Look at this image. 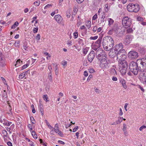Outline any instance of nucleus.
<instances>
[{"instance_id":"49530a36","label":"nucleus","mask_w":146,"mask_h":146,"mask_svg":"<svg viewBox=\"0 0 146 146\" xmlns=\"http://www.w3.org/2000/svg\"><path fill=\"white\" fill-rule=\"evenodd\" d=\"M28 66H29V64H26L24 65L22 67V70H24V69H25Z\"/></svg>"},{"instance_id":"774afa93","label":"nucleus","mask_w":146,"mask_h":146,"mask_svg":"<svg viewBox=\"0 0 146 146\" xmlns=\"http://www.w3.org/2000/svg\"><path fill=\"white\" fill-rule=\"evenodd\" d=\"M97 29V27L96 26L94 27L93 29V31L94 32H96Z\"/></svg>"},{"instance_id":"a18cd8bd","label":"nucleus","mask_w":146,"mask_h":146,"mask_svg":"<svg viewBox=\"0 0 146 146\" xmlns=\"http://www.w3.org/2000/svg\"><path fill=\"white\" fill-rule=\"evenodd\" d=\"M88 51V50L87 48H85L83 49V53L85 55L87 53Z\"/></svg>"},{"instance_id":"c9c22d12","label":"nucleus","mask_w":146,"mask_h":146,"mask_svg":"<svg viewBox=\"0 0 146 146\" xmlns=\"http://www.w3.org/2000/svg\"><path fill=\"white\" fill-rule=\"evenodd\" d=\"M120 82L122 84L126 83L125 80L124 79L121 78L119 80Z\"/></svg>"},{"instance_id":"052dcab7","label":"nucleus","mask_w":146,"mask_h":146,"mask_svg":"<svg viewBox=\"0 0 146 146\" xmlns=\"http://www.w3.org/2000/svg\"><path fill=\"white\" fill-rule=\"evenodd\" d=\"M138 88H139L143 92H144V90L143 89V87H142L140 85H138Z\"/></svg>"},{"instance_id":"4c0bfd02","label":"nucleus","mask_w":146,"mask_h":146,"mask_svg":"<svg viewBox=\"0 0 146 146\" xmlns=\"http://www.w3.org/2000/svg\"><path fill=\"white\" fill-rule=\"evenodd\" d=\"M111 73L115 75L117 74V72L115 69L113 68H111Z\"/></svg>"},{"instance_id":"a878e982","label":"nucleus","mask_w":146,"mask_h":146,"mask_svg":"<svg viewBox=\"0 0 146 146\" xmlns=\"http://www.w3.org/2000/svg\"><path fill=\"white\" fill-rule=\"evenodd\" d=\"M27 44V42H25L23 43V48L25 50H28V47Z\"/></svg>"},{"instance_id":"dca6fc26","label":"nucleus","mask_w":146,"mask_h":146,"mask_svg":"<svg viewBox=\"0 0 146 146\" xmlns=\"http://www.w3.org/2000/svg\"><path fill=\"white\" fill-rule=\"evenodd\" d=\"M54 18L58 23H60L62 20V17L59 15H55Z\"/></svg>"},{"instance_id":"09e8293b","label":"nucleus","mask_w":146,"mask_h":146,"mask_svg":"<svg viewBox=\"0 0 146 146\" xmlns=\"http://www.w3.org/2000/svg\"><path fill=\"white\" fill-rule=\"evenodd\" d=\"M34 5L36 6H38L40 4V1H36L34 2Z\"/></svg>"},{"instance_id":"13d9d810","label":"nucleus","mask_w":146,"mask_h":146,"mask_svg":"<svg viewBox=\"0 0 146 146\" xmlns=\"http://www.w3.org/2000/svg\"><path fill=\"white\" fill-rule=\"evenodd\" d=\"M67 64V61H63L61 62V64L63 66L66 65Z\"/></svg>"},{"instance_id":"39448f33","label":"nucleus","mask_w":146,"mask_h":146,"mask_svg":"<svg viewBox=\"0 0 146 146\" xmlns=\"http://www.w3.org/2000/svg\"><path fill=\"white\" fill-rule=\"evenodd\" d=\"M96 54L97 58L99 60L106 57L105 52L101 48H98V50H97Z\"/></svg>"},{"instance_id":"37998d69","label":"nucleus","mask_w":146,"mask_h":146,"mask_svg":"<svg viewBox=\"0 0 146 146\" xmlns=\"http://www.w3.org/2000/svg\"><path fill=\"white\" fill-rule=\"evenodd\" d=\"M73 35L74 38H76L78 36V32H75L73 33Z\"/></svg>"},{"instance_id":"6e6552de","label":"nucleus","mask_w":146,"mask_h":146,"mask_svg":"<svg viewBox=\"0 0 146 146\" xmlns=\"http://www.w3.org/2000/svg\"><path fill=\"white\" fill-rule=\"evenodd\" d=\"M106 57L101 59L100 66L103 69L108 68L109 67V61L106 60Z\"/></svg>"},{"instance_id":"4be33fe9","label":"nucleus","mask_w":146,"mask_h":146,"mask_svg":"<svg viewBox=\"0 0 146 146\" xmlns=\"http://www.w3.org/2000/svg\"><path fill=\"white\" fill-rule=\"evenodd\" d=\"M102 40V37H100L98 39L96 42L95 44L100 47Z\"/></svg>"},{"instance_id":"79ce46f5","label":"nucleus","mask_w":146,"mask_h":146,"mask_svg":"<svg viewBox=\"0 0 146 146\" xmlns=\"http://www.w3.org/2000/svg\"><path fill=\"white\" fill-rule=\"evenodd\" d=\"M43 98L44 100L46 101V102H48V101L47 100L48 99V97L47 96V95H44L43 96Z\"/></svg>"},{"instance_id":"ea45409f","label":"nucleus","mask_w":146,"mask_h":146,"mask_svg":"<svg viewBox=\"0 0 146 146\" xmlns=\"http://www.w3.org/2000/svg\"><path fill=\"white\" fill-rule=\"evenodd\" d=\"M78 43L79 44H81L82 45H84L83 40L81 39H79Z\"/></svg>"},{"instance_id":"58836bf2","label":"nucleus","mask_w":146,"mask_h":146,"mask_svg":"<svg viewBox=\"0 0 146 146\" xmlns=\"http://www.w3.org/2000/svg\"><path fill=\"white\" fill-rule=\"evenodd\" d=\"M127 32L129 33H132L133 31V30L131 28H129L127 30Z\"/></svg>"},{"instance_id":"7c9ffc66","label":"nucleus","mask_w":146,"mask_h":146,"mask_svg":"<svg viewBox=\"0 0 146 146\" xmlns=\"http://www.w3.org/2000/svg\"><path fill=\"white\" fill-rule=\"evenodd\" d=\"M9 105V108L8 110L9 111V112H7V113H8L10 115L11 114L12 112L11 111V110H12L11 107L10 106V105H9V103H8Z\"/></svg>"},{"instance_id":"9d476101","label":"nucleus","mask_w":146,"mask_h":146,"mask_svg":"<svg viewBox=\"0 0 146 146\" xmlns=\"http://www.w3.org/2000/svg\"><path fill=\"white\" fill-rule=\"evenodd\" d=\"M124 54V53L123 52L117 53V58L118 61V62L125 60L126 56Z\"/></svg>"},{"instance_id":"cd10ccee","label":"nucleus","mask_w":146,"mask_h":146,"mask_svg":"<svg viewBox=\"0 0 146 146\" xmlns=\"http://www.w3.org/2000/svg\"><path fill=\"white\" fill-rule=\"evenodd\" d=\"M2 134L3 135V136L4 138L7 137V133L5 130H2Z\"/></svg>"},{"instance_id":"f704fd0d","label":"nucleus","mask_w":146,"mask_h":146,"mask_svg":"<svg viewBox=\"0 0 146 146\" xmlns=\"http://www.w3.org/2000/svg\"><path fill=\"white\" fill-rule=\"evenodd\" d=\"M54 130L55 132L57 133V132L58 131V127L57 124L55 125L54 128Z\"/></svg>"},{"instance_id":"20e7f679","label":"nucleus","mask_w":146,"mask_h":146,"mask_svg":"<svg viewBox=\"0 0 146 146\" xmlns=\"http://www.w3.org/2000/svg\"><path fill=\"white\" fill-rule=\"evenodd\" d=\"M122 24L125 28L129 27L131 25V19L128 17H124L122 20Z\"/></svg>"},{"instance_id":"6e6d98bb","label":"nucleus","mask_w":146,"mask_h":146,"mask_svg":"<svg viewBox=\"0 0 146 146\" xmlns=\"http://www.w3.org/2000/svg\"><path fill=\"white\" fill-rule=\"evenodd\" d=\"M38 27H35V28L33 30V32L35 33H36L38 31Z\"/></svg>"},{"instance_id":"680f3d73","label":"nucleus","mask_w":146,"mask_h":146,"mask_svg":"<svg viewBox=\"0 0 146 146\" xmlns=\"http://www.w3.org/2000/svg\"><path fill=\"white\" fill-rule=\"evenodd\" d=\"M77 11L76 9H74V11L73 12V14L72 15V16L73 17V15H75Z\"/></svg>"},{"instance_id":"f03ea898","label":"nucleus","mask_w":146,"mask_h":146,"mask_svg":"<svg viewBox=\"0 0 146 146\" xmlns=\"http://www.w3.org/2000/svg\"><path fill=\"white\" fill-rule=\"evenodd\" d=\"M118 66L120 71H122V73L124 74H125L126 72V70L128 68L127 62L125 60L119 62L118 63Z\"/></svg>"},{"instance_id":"c756f323","label":"nucleus","mask_w":146,"mask_h":146,"mask_svg":"<svg viewBox=\"0 0 146 146\" xmlns=\"http://www.w3.org/2000/svg\"><path fill=\"white\" fill-rule=\"evenodd\" d=\"M52 74L51 73H49L48 74V79L50 80V82H52Z\"/></svg>"},{"instance_id":"2f4dec72","label":"nucleus","mask_w":146,"mask_h":146,"mask_svg":"<svg viewBox=\"0 0 146 146\" xmlns=\"http://www.w3.org/2000/svg\"><path fill=\"white\" fill-rule=\"evenodd\" d=\"M25 76V74L23 72L20 74L19 76V78L20 79H22Z\"/></svg>"},{"instance_id":"338daca9","label":"nucleus","mask_w":146,"mask_h":146,"mask_svg":"<svg viewBox=\"0 0 146 146\" xmlns=\"http://www.w3.org/2000/svg\"><path fill=\"white\" fill-rule=\"evenodd\" d=\"M78 126H77L75 127L73 129V132H76L78 129Z\"/></svg>"},{"instance_id":"2eb2a0df","label":"nucleus","mask_w":146,"mask_h":146,"mask_svg":"<svg viewBox=\"0 0 146 146\" xmlns=\"http://www.w3.org/2000/svg\"><path fill=\"white\" fill-rule=\"evenodd\" d=\"M141 64L142 65L143 69L144 70H146V55L141 60Z\"/></svg>"},{"instance_id":"5fc2aeb1","label":"nucleus","mask_w":146,"mask_h":146,"mask_svg":"<svg viewBox=\"0 0 146 146\" xmlns=\"http://www.w3.org/2000/svg\"><path fill=\"white\" fill-rule=\"evenodd\" d=\"M40 36L39 34H38L37 35L36 38L37 40H39L40 39Z\"/></svg>"},{"instance_id":"bb28decb","label":"nucleus","mask_w":146,"mask_h":146,"mask_svg":"<svg viewBox=\"0 0 146 146\" xmlns=\"http://www.w3.org/2000/svg\"><path fill=\"white\" fill-rule=\"evenodd\" d=\"M31 133L32 135L34 138L35 139L37 138V136L35 131H32Z\"/></svg>"},{"instance_id":"7ed1b4c3","label":"nucleus","mask_w":146,"mask_h":146,"mask_svg":"<svg viewBox=\"0 0 146 146\" xmlns=\"http://www.w3.org/2000/svg\"><path fill=\"white\" fill-rule=\"evenodd\" d=\"M127 10L130 12H137L139 10L138 4H129L127 7Z\"/></svg>"},{"instance_id":"a211bd4d","label":"nucleus","mask_w":146,"mask_h":146,"mask_svg":"<svg viewBox=\"0 0 146 146\" xmlns=\"http://www.w3.org/2000/svg\"><path fill=\"white\" fill-rule=\"evenodd\" d=\"M39 108L40 109L41 114L42 115H44L43 106L40 101H39Z\"/></svg>"},{"instance_id":"0e129e2a","label":"nucleus","mask_w":146,"mask_h":146,"mask_svg":"<svg viewBox=\"0 0 146 146\" xmlns=\"http://www.w3.org/2000/svg\"><path fill=\"white\" fill-rule=\"evenodd\" d=\"M7 95V93L6 92V91L4 90L3 91V96L4 98H6Z\"/></svg>"},{"instance_id":"4d7b16f0","label":"nucleus","mask_w":146,"mask_h":146,"mask_svg":"<svg viewBox=\"0 0 146 146\" xmlns=\"http://www.w3.org/2000/svg\"><path fill=\"white\" fill-rule=\"evenodd\" d=\"M52 5L48 4L47 5H46L44 9H47L49 7H52Z\"/></svg>"},{"instance_id":"b1692460","label":"nucleus","mask_w":146,"mask_h":146,"mask_svg":"<svg viewBox=\"0 0 146 146\" xmlns=\"http://www.w3.org/2000/svg\"><path fill=\"white\" fill-rule=\"evenodd\" d=\"M2 123L4 124V125H7L8 126H9L12 123V122L9 121H3L1 122Z\"/></svg>"},{"instance_id":"0eeeda50","label":"nucleus","mask_w":146,"mask_h":146,"mask_svg":"<svg viewBox=\"0 0 146 146\" xmlns=\"http://www.w3.org/2000/svg\"><path fill=\"white\" fill-rule=\"evenodd\" d=\"M144 70H145L143 68V71L141 72L139 78L143 84H146V72Z\"/></svg>"},{"instance_id":"ddd939ff","label":"nucleus","mask_w":146,"mask_h":146,"mask_svg":"<svg viewBox=\"0 0 146 146\" xmlns=\"http://www.w3.org/2000/svg\"><path fill=\"white\" fill-rule=\"evenodd\" d=\"M133 36L130 35H128L126 36L124 42L126 44H128L130 43V41L132 40Z\"/></svg>"},{"instance_id":"bf43d9fd","label":"nucleus","mask_w":146,"mask_h":146,"mask_svg":"<svg viewBox=\"0 0 146 146\" xmlns=\"http://www.w3.org/2000/svg\"><path fill=\"white\" fill-rule=\"evenodd\" d=\"M39 141L40 142V143L41 144H42L43 145H44L45 146H47L46 145V144L44 142H43L42 140V139H40Z\"/></svg>"},{"instance_id":"3c124183","label":"nucleus","mask_w":146,"mask_h":146,"mask_svg":"<svg viewBox=\"0 0 146 146\" xmlns=\"http://www.w3.org/2000/svg\"><path fill=\"white\" fill-rule=\"evenodd\" d=\"M146 128V126L145 125L141 126L139 129V130L140 131H141L143 129Z\"/></svg>"},{"instance_id":"f257e3e1","label":"nucleus","mask_w":146,"mask_h":146,"mask_svg":"<svg viewBox=\"0 0 146 146\" xmlns=\"http://www.w3.org/2000/svg\"><path fill=\"white\" fill-rule=\"evenodd\" d=\"M114 45V41L110 36H107L103 39V46L105 50L106 51L110 50Z\"/></svg>"},{"instance_id":"9b49d317","label":"nucleus","mask_w":146,"mask_h":146,"mask_svg":"<svg viewBox=\"0 0 146 146\" xmlns=\"http://www.w3.org/2000/svg\"><path fill=\"white\" fill-rule=\"evenodd\" d=\"M95 56V52L93 50H92L88 56V59L89 62H91Z\"/></svg>"},{"instance_id":"f8f14e48","label":"nucleus","mask_w":146,"mask_h":146,"mask_svg":"<svg viewBox=\"0 0 146 146\" xmlns=\"http://www.w3.org/2000/svg\"><path fill=\"white\" fill-rule=\"evenodd\" d=\"M137 66H138L136 62L131 61L129 64V68L130 70L132 71V70H133L134 69L137 68Z\"/></svg>"},{"instance_id":"72a5a7b5","label":"nucleus","mask_w":146,"mask_h":146,"mask_svg":"<svg viewBox=\"0 0 146 146\" xmlns=\"http://www.w3.org/2000/svg\"><path fill=\"white\" fill-rule=\"evenodd\" d=\"M105 18V14L104 13L102 15V17L101 18V22L104 23V19Z\"/></svg>"},{"instance_id":"412c9836","label":"nucleus","mask_w":146,"mask_h":146,"mask_svg":"<svg viewBox=\"0 0 146 146\" xmlns=\"http://www.w3.org/2000/svg\"><path fill=\"white\" fill-rule=\"evenodd\" d=\"M118 29V28L117 25L116 24H114L112 27L111 26V29L115 32H116L117 31Z\"/></svg>"},{"instance_id":"f3484780","label":"nucleus","mask_w":146,"mask_h":146,"mask_svg":"<svg viewBox=\"0 0 146 146\" xmlns=\"http://www.w3.org/2000/svg\"><path fill=\"white\" fill-rule=\"evenodd\" d=\"M142 71L141 70H140L138 66H137V68H135L133 70L131 71L135 75H137V74L139 73V74Z\"/></svg>"},{"instance_id":"a19ab883","label":"nucleus","mask_w":146,"mask_h":146,"mask_svg":"<svg viewBox=\"0 0 146 146\" xmlns=\"http://www.w3.org/2000/svg\"><path fill=\"white\" fill-rule=\"evenodd\" d=\"M19 41L18 40L16 41L15 43V46L17 47H19Z\"/></svg>"},{"instance_id":"6ab92c4d","label":"nucleus","mask_w":146,"mask_h":146,"mask_svg":"<svg viewBox=\"0 0 146 146\" xmlns=\"http://www.w3.org/2000/svg\"><path fill=\"white\" fill-rule=\"evenodd\" d=\"M107 20L108 22V24L109 27H111L113 25L114 22V21L112 19L108 18L107 19Z\"/></svg>"},{"instance_id":"aec40b11","label":"nucleus","mask_w":146,"mask_h":146,"mask_svg":"<svg viewBox=\"0 0 146 146\" xmlns=\"http://www.w3.org/2000/svg\"><path fill=\"white\" fill-rule=\"evenodd\" d=\"M100 47L99 46L96 44H95L93 45L92 46V49L93 50L96 51H97V50H98V48H99Z\"/></svg>"},{"instance_id":"473e14b6","label":"nucleus","mask_w":146,"mask_h":146,"mask_svg":"<svg viewBox=\"0 0 146 146\" xmlns=\"http://www.w3.org/2000/svg\"><path fill=\"white\" fill-rule=\"evenodd\" d=\"M71 14V11H70V10H68L66 12V15L67 17L68 18H69L70 17Z\"/></svg>"},{"instance_id":"e2e57ef3","label":"nucleus","mask_w":146,"mask_h":146,"mask_svg":"<svg viewBox=\"0 0 146 146\" xmlns=\"http://www.w3.org/2000/svg\"><path fill=\"white\" fill-rule=\"evenodd\" d=\"M48 68L49 70L50 73H51V70H52V68L50 65L48 64Z\"/></svg>"},{"instance_id":"8fccbe9b","label":"nucleus","mask_w":146,"mask_h":146,"mask_svg":"<svg viewBox=\"0 0 146 146\" xmlns=\"http://www.w3.org/2000/svg\"><path fill=\"white\" fill-rule=\"evenodd\" d=\"M89 72L90 73H93L95 72L93 68H89L88 69Z\"/></svg>"},{"instance_id":"864d4df0","label":"nucleus","mask_w":146,"mask_h":146,"mask_svg":"<svg viewBox=\"0 0 146 146\" xmlns=\"http://www.w3.org/2000/svg\"><path fill=\"white\" fill-rule=\"evenodd\" d=\"M137 20L139 21H142L143 20V18L139 17H137Z\"/></svg>"},{"instance_id":"c03bdc74","label":"nucleus","mask_w":146,"mask_h":146,"mask_svg":"<svg viewBox=\"0 0 146 146\" xmlns=\"http://www.w3.org/2000/svg\"><path fill=\"white\" fill-rule=\"evenodd\" d=\"M98 38V36H91L90 38V40H95L96 39Z\"/></svg>"},{"instance_id":"603ef678","label":"nucleus","mask_w":146,"mask_h":146,"mask_svg":"<svg viewBox=\"0 0 146 146\" xmlns=\"http://www.w3.org/2000/svg\"><path fill=\"white\" fill-rule=\"evenodd\" d=\"M28 127L30 131L31 132L33 129L32 125L30 124H29L28 125Z\"/></svg>"},{"instance_id":"393cba45","label":"nucleus","mask_w":146,"mask_h":146,"mask_svg":"<svg viewBox=\"0 0 146 146\" xmlns=\"http://www.w3.org/2000/svg\"><path fill=\"white\" fill-rule=\"evenodd\" d=\"M86 25L88 29L90 28L91 26V22L90 21H88L86 23Z\"/></svg>"},{"instance_id":"de8ad7c7","label":"nucleus","mask_w":146,"mask_h":146,"mask_svg":"<svg viewBox=\"0 0 146 146\" xmlns=\"http://www.w3.org/2000/svg\"><path fill=\"white\" fill-rule=\"evenodd\" d=\"M123 131H125L126 130V125L124 123L123 124Z\"/></svg>"},{"instance_id":"423d86ee","label":"nucleus","mask_w":146,"mask_h":146,"mask_svg":"<svg viewBox=\"0 0 146 146\" xmlns=\"http://www.w3.org/2000/svg\"><path fill=\"white\" fill-rule=\"evenodd\" d=\"M123 44L122 43H120L115 45L113 48L117 52L125 53V51L124 49H123Z\"/></svg>"},{"instance_id":"c85d7f7f","label":"nucleus","mask_w":146,"mask_h":146,"mask_svg":"<svg viewBox=\"0 0 146 146\" xmlns=\"http://www.w3.org/2000/svg\"><path fill=\"white\" fill-rule=\"evenodd\" d=\"M19 25V23L18 22L16 21L14 23V24L11 27V29H15L16 27H17Z\"/></svg>"},{"instance_id":"69168bd1","label":"nucleus","mask_w":146,"mask_h":146,"mask_svg":"<svg viewBox=\"0 0 146 146\" xmlns=\"http://www.w3.org/2000/svg\"><path fill=\"white\" fill-rule=\"evenodd\" d=\"M97 14H96L95 15H94L92 17V20H96L97 18Z\"/></svg>"},{"instance_id":"4468645a","label":"nucleus","mask_w":146,"mask_h":146,"mask_svg":"<svg viewBox=\"0 0 146 146\" xmlns=\"http://www.w3.org/2000/svg\"><path fill=\"white\" fill-rule=\"evenodd\" d=\"M110 50L109 53V56L110 57L113 58L117 55V52L113 48Z\"/></svg>"},{"instance_id":"5701e85b","label":"nucleus","mask_w":146,"mask_h":146,"mask_svg":"<svg viewBox=\"0 0 146 146\" xmlns=\"http://www.w3.org/2000/svg\"><path fill=\"white\" fill-rule=\"evenodd\" d=\"M22 64V61H21L20 59H18L17 60L16 64H15V66L16 67H18Z\"/></svg>"},{"instance_id":"1a4fd4ad","label":"nucleus","mask_w":146,"mask_h":146,"mask_svg":"<svg viewBox=\"0 0 146 146\" xmlns=\"http://www.w3.org/2000/svg\"><path fill=\"white\" fill-rule=\"evenodd\" d=\"M129 58L131 59L137 58L139 56L138 52L135 51H131L128 53Z\"/></svg>"},{"instance_id":"e433bc0d","label":"nucleus","mask_w":146,"mask_h":146,"mask_svg":"<svg viewBox=\"0 0 146 146\" xmlns=\"http://www.w3.org/2000/svg\"><path fill=\"white\" fill-rule=\"evenodd\" d=\"M55 74L56 75H57L58 74V68L57 67V65H56L55 67Z\"/></svg>"}]
</instances>
